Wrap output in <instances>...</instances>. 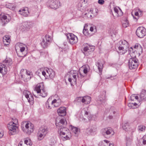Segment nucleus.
<instances>
[{"label":"nucleus","instance_id":"46","mask_svg":"<svg viewBox=\"0 0 146 146\" xmlns=\"http://www.w3.org/2000/svg\"><path fill=\"white\" fill-rule=\"evenodd\" d=\"M105 96H104V98H101L100 97H99V99H98V100L100 101L101 103H102L105 102Z\"/></svg>","mask_w":146,"mask_h":146},{"label":"nucleus","instance_id":"55","mask_svg":"<svg viewBox=\"0 0 146 146\" xmlns=\"http://www.w3.org/2000/svg\"><path fill=\"white\" fill-rule=\"evenodd\" d=\"M60 129V135H65L66 134V133L63 131V130H62V129Z\"/></svg>","mask_w":146,"mask_h":146},{"label":"nucleus","instance_id":"56","mask_svg":"<svg viewBox=\"0 0 146 146\" xmlns=\"http://www.w3.org/2000/svg\"><path fill=\"white\" fill-rule=\"evenodd\" d=\"M98 3L102 5L104 3V0H99Z\"/></svg>","mask_w":146,"mask_h":146},{"label":"nucleus","instance_id":"9","mask_svg":"<svg viewBox=\"0 0 146 146\" xmlns=\"http://www.w3.org/2000/svg\"><path fill=\"white\" fill-rule=\"evenodd\" d=\"M47 74L44 71L42 72V75L45 77H47L48 76L51 79H53L55 76V74L54 71L51 68H47L46 69Z\"/></svg>","mask_w":146,"mask_h":146},{"label":"nucleus","instance_id":"57","mask_svg":"<svg viewBox=\"0 0 146 146\" xmlns=\"http://www.w3.org/2000/svg\"><path fill=\"white\" fill-rule=\"evenodd\" d=\"M46 107L47 108H48V109H50L51 108L50 107V106L49 105V102H48V101H47L46 102Z\"/></svg>","mask_w":146,"mask_h":146},{"label":"nucleus","instance_id":"42","mask_svg":"<svg viewBox=\"0 0 146 146\" xmlns=\"http://www.w3.org/2000/svg\"><path fill=\"white\" fill-rule=\"evenodd\" d=\"M130 98L131 100L133 101L134 99L136 100H138L139 99V97L137 96H136L135 94H132Z\"/></svg>","mask_w":146,"mask_h":146},{"label":"nucleus","instance_id":"4","mask_svg":"<svg viewBox=\"0 0 146 146\" xmlns=\"http://www.w3.org/2000/svg\"><path fill=\"white\" fill-rule=\"evenodd\" d=\"M128 64L129 68L130 69H133L137 68L139 63L138 59L135 56L134 57L130 58Z\"/></svg>","mask_w":146,"mask_h":146},{"label":"nucleus","instance_id":"5","mask_svg":"<svg viewBox=\"0 0 146 146\" xmlns=\"http://www.w3.org/2000/svg\"><path fill=\"white\" fill-rule=\"evenodd\" d=\"M51 42V36L49 35H46L42 39L41 45L43 48H46L50 45Z\"/></svg>","mask_w":146,"mask_h":146},{"label":"nucleus","instance_id":"51","mask_svg":"<svg viewBox=\"0 0 146 146\" xmlns=\"http://www.w3.org/2000/svg\"><path fill=\"white\" fill-rule=\"evenodd\" d=\"M56 125L57 127L59 128L60 127H62L63 125H62V124L61 123H59V122L58 123L56 122Z\"/></svg>","mask_w":146,"mask_h":146},{"label":"nucleus","instance_id":"58","mask_svg":"<svg viewBox=\"0 0 146 146\" xmlns=\"http://www.w3.org/2000/svg\"><path fill=\"white\" fill-rule=\"evenodd\" d=\"M60 129H62L64 132V131H68V129L67 128L64 127H62Z\"/></svg>","mask_w":146,"mask_h":146},{"label":"nucleus","instance_id":"17","mask_svg":"<svg viewBox=\"0 0 146 146\" xmlns=\"http://www.w3.org/2000/svg\"><path fill=\"white\" fill-rule=\"evenodd\" d=\"M31 23L30 22H25L22 23L20 26V29L23 31L29 29L31 27Z\"/></svg>","mask_w":146,"mask_h":146},{"label":"nucleus","instance_id":"8","mask_svg":"<svg viewBox=\"0 0 146 146\" xmlns=\"http://www.w3.org/2000/svg\"><path fill=\"white\" fill-rule=\"evenodd\" d=\"M48 3L50 7L54 9L60 6V3L58 0H49Z\"/></svg>","mask_w":146,"mask_h":146},{"label":"nucleus","instance_id":"34","mask_svg":"<svg viewBox=\"0 0 146 146\" xmlns=\"http://www.w3.org/2000/svg\"><path fill=\"white\" fill-rule=\"evenodd\" d=\"M37 136L38 140L40 141L42 140L44 138L45 135H43V134L40 133L38 131L37 134Z\"/></svg>","mask_w":146,"mask_h":146},{"label":"nucleus","instance_id":"38","mask_svg":"<svg viewBox=\"0 0 146 146\" xmlns=\"http://www.w3.org/2000/svg\"><path fill=\"white\" fill-rule=\"evenodd\" d=\"M146 128V127L145 125H141L139 126L138 127V130L141 131H143L145 130Z\"/></svg>","mask_w":146,"mask_h":146},{"label":"nucleus","instance_id":"26","mask_svg":"<svg viewBox=\"0 0 146 146\" xmlns=\"http://www.w3.org/2000/svg\"><path fill=\"white\" fill-rule=\"evenodd\" d=\"M118 49L119 51H118V53L119 54H123L127 52L128 50H129V49L124 48V47H121V46H119L118 47Z\"/></svg>","mask_w":146,"mask_h":146},{"label":"nucleus","instance_id":"11","mask_svg":"<svg viewBox=\"0 0 146 146\" xmlns=\"http://www.w3.org/2000/svg\"><path fill=\"white\" fill-rule=\"evenodd\" d=\"M119 44L120 45L119 46H121V47H124L125 48H127L129 49V52L130 55L131 54V51L132 52H134V51H133V48L132 47H130V49L129 48V45L127 42L125 40H122L119 41Z\"/></svg>","mask_w":146,"mask_h":146},{"label":"nucleus","instance_id":"32","mask_svg":"<svg viewBox=\"0 0 146 146\" xmlns=\"http://www.w3.org/2000/svg\"><path fill=\"white\" fill-rule=\"evenodd\" d=\"M6 7L10 10H13L15 9V5L11 3H8L6 5Z\"/></svg>","mask_w":146,"mask_h":146},{"label":"nucleus","instance_id":"63","mask_svg":"<svg viewBox=\"0 0 146 146\" xmlns=\"http://www.w3.org/2000/svg\"><path fill=\"white\" fill-rule=\"evenodd\" d=\"M18 146H23V144L21 143L20 142L18 145Z\"/></svg>","mask_w":146,"mask_h":146},{"label":"nucleus","instance_id":"50","mask_svg":"<svg viewBox=\"0 0 146 146\" xmlns=\"http://www.w3.org/2000/svg\"><path fill=\"white\" fill-rule=\"evenodd\" d=\"M133 103H129L128 104V107L130 108H132V109H134V107L133 106Z\"/></svg>","mask_w":146,"mask_h":146},{"label":"nucleus","instance_id":"21","mask_svg":"<svg viewBox=\"0 0 146 146\" xmlns=\"http://www.w3.org/2000/svg\"><path fill=\"white\" fill-rule=\"evenodd\" d=\"M88 107H86L83 109L84 112V115L85 117H87L88 120H91L92 117L91 115L90 112L88 109Z\"/></svg>","mask_w":146,"mask_h":146},{"label":"nucleus","instance_id":"37","mask_svg":"<svg viewBox=\"0 0 146 146\" xmlns=\"http://www.w3.org/2000/svg\"><path fill=\"white\" fill-rule=\"evenodd\" d=\"M71 129L72 130V131L74 133H78V132H79L80 131V129L78 128L74 127V126H71Z\"/></svg>","mask_w":146,"mask_h":146},{"label":"nucleus","instance_id":"24","mask_svg":"<svg viewBox=\"0 0 146 146\" xmlns=\"http://www.w3.org/2000/svg\"><path fill=\"white\" fill-rule=\"evenodd\" d=\"M88 25L87 24H85L83 30V33L84 35L86 36H89L90 33H89L88 29L90 27H88Z\"/></svg>","mask_w":146,"mask_h":146},{"label":"nucleus","instance_id":"48","mask_svg":"<svg viewBox=\"0 0 146 146\" xmlns=\"http://www.w3.org/2000/svg\"><path fill=\"white\" fill-rule=\"evenodd\" d=\"M24 145H29V146H30L31 145H32V143L31 142H30V141L28 140H25V143H24Z\"/></svg>","mask_w":146,"mask_h":146},{"label":"nucleus","instance_id":"62","mask_svg":"<svg viewBox=\"0 0 146 146\" xmlns=\"http://www.w3.org/2000/svg\"><path fill=\"white\" fill-rule=\"evenodd\" d=\"M133 106L134 107V108H135L136 107V106L137 105V104L135 103H133Z\"/></svg>","mask_w":146,"mask_h":146},{"label":"nucleus","instance_id":"40","mask_svg":"<svg viewBox=\"0 0 146 146\" xmlns=\"http://www.w3.org/2000/svg\"><path fill=\"white\" fill-rule=\"evenodd\" d=\"M25 48L24 47H20V51L21 53H23V56H26L27 53L26 52L25 53L23 54V52H25Z\"/></svg>","mask_w":146,"mask_h":146},{"label":"nucleus","instance_id":"61","mask_svg":"<svg viewBox=\"0 0 146 146\" xmlns=\"http://www.w3.org/2000/svg\"><path fill=\"white\" fill-rule=\"evenodd\" d=\"M94 30V27H90V31H91L92 32Z\"/></svg>","mask_w":146,"mask_h":146},{"label":"nucleus","instance_id":"1","mask_svg":"<svg viewBox=\"0 0 146 146\" xmlns=\"http://www.w3.org/2000/svg\"><path fill=\"white\" fill-rule=\"evenodd\" d=\"M80 69L79 70V74H78L77 71H75L74 72V70L71 71V74L69 75L68 80L70 82L71 86H72L73 84H76L77 76L79 80L81 81L82 75L80 72Z\"/></svg>","mask_w":146,"mask_h":146},{"label":"nucleus","instance_id":"41","mask_svg":"<svg viewBox=\"0 0 146 146\" xmlns=\"http://www.w3.org/2000/svg\"><path fill=\"white\" fill-rule=\"evenodd\" d=\"M134 48L137 49L139 50H142L141 46L138 43L135 44V45L134 46Z\"/></svg>","mask_w":146,"mask_h":146},{"label":"nucleus","instance_id":"3","mask_svg":"<svg viewBox=\"0 0 146 146\" xmlns=\"http://www.w3.org/2000/svg\"><path fill=\"white\" fill-rule=\"evenodd\" d=\"M21 127L23 131L28 134H30L34 131V125L30 121L24 123L23 125L22 124Z\"/></svg>","mask_w":146,"mask_h":146},{"label":"nucleus","instance_id":"39","mask_svg":"<svg viewBox=\"0 0 146 146\" xmlns=\"http://www.w3.org/2000/svg\"><path fill=\"white\" fill-rule=\"evenodd\" d=\"M129 22L126 19L122 23V26L123 27L125 28L129 26Z\"/></svg>","mask_w":146,"mask_h":146},{"label":"nucleus","instance_id":"64","mask_svg":"<svg viewBox=\"0 0 146 146\" xmlns=\"http://www.w3.org/2000/svg\"><path fill=\"white\" fill-rule=\"evenodd\" d=\"M39 71V70H38L37 71V72H36L37 74H39V73H40Z\"/></svg>","mask_w":146,"mask_h":146},{"label":"nucleus","instance_id":"29","mask_svg":"<svg viewBox=\"0 0 146 146\" xmlns=\"http://www.w3.org/2000/svg\"><path fill=\"white\" fill-rule=\"evenodd\" d=\"M96 65L98 67L99 72H102L103 68V64L102 63H100L99 62H97L96 63Z\"/></svg>","mask_w":146,"mask_h":146},{"label":"nucleus","instance_id":"35","mask_svg":"<svg viewBox=\"0 0 146 146\" xmlns=\"http://www.w3.org/2000/svg\"><path fill=\"white\" fill-rule=\"evenodd\" d=\"M88 46L85 47L84 48V52H83V53H84L85 55L88 56L89 54H90Z\"/></svg>","mask_w":146,"mask_h":146},{"label":"nucleus","instance_id":"31","mask_svg":"<svg viewBox=\"0 0 146 146\" xmlns=\"http://www.w3.org/2000/svg\"><path fill=\"white\" fill-rule=\"evenodd\" d=\"M82 102V97H78L76 98L74 101V103L76 104L79 105L81 104V102Z\"/></svg>","mask_w":146,"mask_h":146},{"label":"nucleus","instance_id":"18","mask_svg":"<svg viewBox=\"0 0 146 146\" xmlns=\"http://www.w3.org/2000/svg\"><path fill=\"white\" fill-rule=\"evenodd\" d=\"M96 127L95 125L90 126L86 129V132L88 135L92 134L96 131Z\"/></svg>","mask_w":146,"mask_h":146},{"label":"nucleus","instance_id":"43","mask_svg":"<svg viewBox=\"0 0 146 146\" xmlns=\"http://www.w3.org/2000/svg\"><path fill=\"white\" fill-rule=\"evenodd\" d=\"M60 137L61 139L64 141L67 140H69L70 139V137L67 135L65 137H63L62 136H60Z\"/></svg>","mask_w":146,"mask_h":146},{"label":"nucleus","instance_id":"22","mask_svg":"<svg viewBox=\"0 0 146 146\" xmlns=\"http://www.w3.org/2000/svg\"><path fill=\"white\" fill-rule=\"evenodd\" d=\"M19 12L20 14L25 17L27 16L29 14L28 9L27 7L21 9L19 10Z\"/></svg>","mask_w":146,"mask_h":146},{"label":"nucleus","instance_id":"30","mask_svg":"<svg viewBox=\"0 0 146 146\" xmlns=\"http://www.w3.org/2000/svg\"><path fill=\"white\" fill-rule=\"evenodd\" d=\"M83 68H84V73L86 74L90 70V68L88 64L83 65Z\"/></svg>","mask_w":146,"mask_h":146},{"label":"nucleus","instance_id":"45","mask_svg":"<svg viewBox=\"0 0 146 146\" xmlns=\"http://www.w3.org/2000/svg\"><path fill=\"white\" fill-rule=\"evenodd\" d=\"M82 2H79L78 3V4L77 7H78V10H79L80 11H81V10L82 9Z\"/></svg>","mask_w":146,"mask_h":146},{"label":"nucleus","instance_id":"10","mask_svg":"<svg viewBox=\"0 0 146 146\" xmlns=\"http://www.w3.org/2000/svg\"><path fill=\"white\" fill-rule=\"evenodd\" d=\"M146 29L145 28L140 27L137 29L136 33L138 37L142 38L146 35Z\"/></svg>","mask_w":146,"mask_h":146},{"label":"nucleus","instance_id":"25","mask_svg":"<svg viewBox=\"0 0 146 146\" xmlns=\"http://www.w3.org/2000/svg\"><path fill=\"white\" fill-rule=\"evenodd\" d=\"M91 100V98L89 96H85L83 97V103L86 104H90Z\"/></svg>","mask_w":146,"mask_h":146},{"label":"nucleus","instance_id":"20","mask_svg":"<svg viewBox=\"0 0 146 146\" xmlns=\"http://www.w3.org/2000/svg\"><path fill=\"white\" fill-rule=\"evenodd\" d=\"M113 9L115 15L117 17H120L123 15V13L119 7H114Z\"/></svg>","mask_w":146,"mask_h":146},{"label":"nucleus","instance_id":"6","mask_svg":"<svg viewBox=\"0 0 146 146\" xmlns=\"http://www.w3.org/2000/svg\"><path fill=\"white\" fill-rule=\"evenodd\" d=\"M41 85L40 84H38L35 88L34 90L36 91L37 93H40V95L42 97H45L47 96V93L44 90V88H42L41 89Z\"/></svg>","mask_w":146,"mask_h":146},{"label":"nucleus","instance_id":"59","mask_svg":"<svg viewBox=\"0 0 146 146\" xmlns=\"http://www.w3.org/2000/svg\"><path fill=\"white\" fill-rule=\"evenodd\" d=\"M21 77L22 78L24 79L25 78H27V77L26 76V75H23V74H21Z\"/></svg>","mask_w":146,"mask_h":146},{"label":"nucleus","instance_id":"14","mask_svg":"<svg viewBox=\"0 0 146 146\" xmlns=\"http://www.w3.org/2000/svg\"><path fill=\"white\" fill-rule=\"evenodd\" d=\"M13 124H14L13 122H11L8 126L9 130V133L10 135H13L16 133L15 131L17 127L16 125H13Z\"/></svg>","mask_w":146,"mask_h":146},{"label":"nucleus","instance_id":"44","mask_svg":"<svg viewBox=\"0 0 146 146\" xmlns=\"http://www.w3.org/2000/svg\"><path fill=\"white\" fill-rule=\"evenodd\" d=\"M88 48L89 49V52L90 53V54L91 52H92L94 50L95 47L93 46H89Z\"/></svg>","mask_w":146,"mask_h":146},{"label":"nucleus","instance_id":"7","mask_svg":"<svg viewBox=\"0 0 146 146\" xmlns=\"http://www.w3.org/2000/svg\"><path fill=\"white\" fill-rule=\"evenodd\" d=\"M102 131V134L107 138L109 137L114 134V132L111 128H105Z\"/></svg>","mask_w":146,"mask_h":146},{"label":"nucleus","instance_id":"49","mask_svg":"<svg viewBox=\"0 0 146 146\" xmlns=\"http://www.w3.org/2000/svg\"><path fill=\"white\" fill-rule=\"evenodd\" d=\"M3 39H4L7 42H8L9 41V37L8 35H6L3 37Z\"/></svg>","mask_w":146,"mask_h":146},{"label":"nucleus","instance_id":"2","mask_svg":"<svg viewBox=\"0 0 146 146\" xmlns=\"http://www.w3.org/2000/svg\"><path fill=\"white\" fill-rule=\"evenodd\" d=\"M3 64H0V73L2 74H5L7 71V67L11 66L12 62L11 59L7 58L3 62Z\"/></svg>","mask_w":146,"mask_h":146},{"label":"nucleus","instance_id":"16","mask_svg":"<svg viewBox=\"0 0 146 146\" xmlns=\"http://www.w3.org/2000/svg\"><path fill=\"white\" fill-rule=\"evenodd\" d=\"M0 17L2 22L3 23V26H5L6 24L9 22L11 19V17L9 15L7 17V16L4 15H1Z\"/></svg>","mask_w":146,"mask_h":146},{"label":"nucleus","instance_id":"60","mask_svg":"<svg viewBox=\"0 0 146 146\" xmlns=\"http://www.w3.org/2000/svg\"><path fill=\"white\" fill-rule=\"evenodd\" d=\"M3 46L2 43L0 42V50L3 48Z\"/></svg>","mask_w":146,"mask_h":146},{"label":"nucleus","instance_id":"36","mask_svg":"<svg viewBox=\"0 0 146 146\" xmlns=\"http://www.w3.org/2000/svg\"><path fill=\"white\" fill-rule=\"evenodd\" d=\"M122 128L125 130V131H127L128 130V128L129 127V124L127 122L125 123L122 124Z\"/></svg>","mask_w":146,"mask_h":146},{"label":"nucleus","instance_id":"47","mask_svg":"<svg viewBox=\"0 0 146 146\" xmlns=\"http://www.w3.org/2000/svg\"><path fill=\"white\" fill-rule=\"evenodd\" d=\"M135 16H137V17H135L134 16H133V18L135 19L136 20H137V19H139V17H140L139 13L137 11V12H136L135 13Z\"/></svg>","mask_w":146,"mask_h":146},{"label":"nucleus","instance_id":"33","mask_svg":"<svg viewBox=\"0 0 146 146\" xmlns=\"http://www.w3.org/2000/svg\"><path fill=\"white\" fill-rule=\"evenodd\" d=\"M25 71L26 73V76H29L28 77H27V79H28V80H29L31 78V73L30 72L27 71V70L26 69H21V72H22V71Z\"/></svg>","mask_w":146,"mask_h":146},{"label":"nucleus","instance_id":"13","mask_svg":"<svg viewBox=\"0 0 146 146\" xmlns=\"http://www.w3.org/2000/svg\"><path fill=\"white\" fill-rule=\"evenodd\" d=\"M23 93L28 102L31 104L33 103L34 98L31 93L27 90H24Z\"/></svg>","mask_w":146,"mask_h":146},{"label":"nucleus","instance_id":"28","mask_svg":"<svg viewBox=\"0 0 146 146\" xmlns=\"http://www.w3.org/2000/svg\"><path fill=\"white\" fill-rule=\"evenodd\" d=\"M48 130L47 128L41 127L39 128L38 131L45 136L48 133Z\"/></svg>","mask_w":146,"mask_h":146},{"label":"nucleus","instance_id":"12","mask_svg":"<svg viewBox=\"0 0 146 146\" xmlns=\"http://www.w3.org/2000/svg\"><path fill=\"white\" fill-rule=\"evenodd\" d=\"M95 12H93V10L92 9H88L84 14V16L87 17L91 19L92 17H94L97 14L96 9H95Z\"/></svg>","mask_w":146,"mask_h":146},{"label":"nucleus","instance_id":"23","mask_svg":"<svg viewBox=\"0 0 146 146\" xmlns=\"http://www.w3.org/2000/svg\"><path fill=\"white\" fill-rule=\"evenodd\" d=\"M98 145L99 146H113V145L106 140H104L103 141L100 142Z\"/></svg>","mask_w":146,"mask_h":146},{"label":"nucleus","instance_id":"52","mask_svg":"<svg viewBox=\"0 0 146 146\" xmlns=\"http://www.w3.org/2000/svg\"><path fill=\"white\" fill-rule=\"evenodd\" d=\"M57 101V100L56 99L54 100L53 101H52L51 103V104L52 105H53L54 104V106L55 107H56L57 106L56 105V102Z\"/></svg>","mask_w":146,"mask_h":146},{"label":"nucleus","instance_id":"15","mask_svg":"<svg viewBox=\"0 0 146 146\" xmlns=\"http://www.w3.org/2000/svg\"><path fill=\"white\" fill-rule=\"evenodd\" d=\"M67 38L68 41L71 44H73L77 42V37L72 34H70L69 36H67Z\"/></svg>","mask_w":146,"mask_h":146},{"label":"nucleus","instance_id":"54","mask_svg":"<svg viewBox=\"0 0 146 146\" xmlns=\"http://www.w3.org/2000/svg\"><path fill=\"white\" fill-rule=\"evenodd\" d=\"M137 12L139 13V16H141L143 15V11L139 9H138Z\"/></svg>","mask_w":146,"mask_h":146},{"label":"nucleus","instance_id":"27","mask_svg":"<svg viewBox=\"0 0 146 146\" xmlns=\"http://www.w3.org/2000/svg\"><path fill=\"white\" fill-rule=\"evenodd\" d=\"M140 98L142 101H145L146 100V90H142L140 96Z\"/></svg>","mask_w":146,"mask_h":146},{"label":"nucleus","instance_id":"19","mask_svg":"<svg viewBox=\"0 0 146 146\" xmlns=\"http://www.w3.org/2000/svg\"><path fill=\"white\" fill-rule=\"evenodd\" d=\"M57 113L59 116H64L66 113V109L64 107H61L57 110Z\"/></svg>","mask_w":146,"mask_h":146},{"label":"nucleus","instance_id":"53","mask_svg":"<svg viewBox=\"0 0 146 146\" xmlns=\"http://www.w3.org/2000/svg\"><path fill=\"white\" fill-rule=\"evenodd\" d=\"M59 123L62 124V125H64L65 123V120L64 119H61L59 121Z\"/></svg>","mask_w":146,"mask_h":146}]
</instances>
